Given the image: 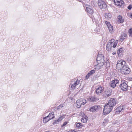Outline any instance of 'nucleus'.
<instances>
[{"mask_svg": "<svg viewBox=\"0 0 132 132\" xmlns=\"http://www.w3.org/2000/svg\"><path fill=\"white\" fill-rule=\"evenodd\" d=\"M51 116H52V117L53 116H54L53 115V112H52H52L51 113H50L47 116L48 117L50 118V117Z\"/></svg>", "mask_w": 132, "mask_h": 132, "instance_id": "33", "label": "nucleus"}, {"mask_svg": "<svg viewBox=\"0 0 132 132\" xmlns=\"http://www.w3.org/2000/svg\"><path fill=\"white\" fill-rule=\"evenodd\" d=\"M113 55H114V54H115V53H114V54L113 53Z\"/></svg>", "mask_w": 132, "mask_h": 132, "instance_id": "44", "label": "nucleus"}, {"mask_svg": "<svg viewBox=\"0 0 132 132\" xmlns=\"http://www.w3.org/2000/svg\"><path fill=\"white\" fill-rule=\"evenodd\" d=\"M126 35H122L120 37V39L122 40H123L126 38Z\"/></svg>", "mask_w": 132, "mask_h": 132, "instance_id": "29", "label": "nucleus"}, {"mask_svg": "<svg viewBox=\"0 0 132 132\" xmlns=\"http://www.w3.org/2000/svg\"><path fill=\"white\" fill-rule=\"evenodd\" d=\"M105 17L106 19L109 20L111 17V15L110 13H107L105 14Z\"/></svg>", "mask_w": 132, "mask_h": 132, "instance_id": "23", "label": "nucleus"}, {"mask_svg": "<svg viewBox=\"0 0 132 132\" xmlns=\"http://www.w3.org/2000/svg\"><path fill=\"white\" fill-rule=\"evenodd\" d=\"M67 123V122H65L62 125L61 127H63Z\"/></svg>", "mask_w": 132, "mask_h": 132, "instance_id": "36", "label": "nucleus"}, {"mask_svg": "<svg viewBox=\"0 0 132 132\" xmlns=\"http://www.w3.org/2000/svg\"><path fill=\"white\" fill-rule=\"evenodd\" d=\"M129 36L132 37V29H130L129 31Z\"/></svg>", "mask_w": 132, "mask_h": 132, "instance_id": "32", "label": "nucleus"}, {"mask_svg": "<svg viewBox=\"0 0 132 132\" xmlns=\"http://www.w3.org/2000/svg\"><path fill=\"white\" fill-rule=\"evenodd\" d=\"M123 52V48H120L117 50V53L118 54V55H119L120 54H121Z\"/></svg>", "mask_w": 132, "mask_h": 132, "instance_id": "25", "label": "nucleus"}, {"mask_svg": "<svg viewBox=\"0 0 132 132\" xmlns=\"http://www.w3.org/2000/svg\"><path fill=\"white\" fill-rule=\"evenodd\" d=\"M98 108V106L95 105L91 107L90 108L89 110L91 112H95Z\"/></svg>", "mask_w": 132, "mask_h": 132, "instance_id": "19", "label": "nucleus"}, {"mask_svg": "<svg viewBox=\"0 0 132 132\" xmlns=\"http://www.w3.org/2000/svg\"><path fill=\"white\" fill-rule=\"evenodd\" d=\"M96 60L98 63V64L96 65L97 66L99 67L102 66L104 64L105 61L103 55L98 54L97 56Z\"/></svg>", "mask_w": 132, "mask_h": 132, "instance_id": "1", "label": "nucleus"}, {"mask_svg": "<svg viewBox=\"0 0 132 132\" xmlns=\"http://www.w3.org/2000/svg\"><path fill=\"white\" fill-rule=\"evenodd\" d=\"M98 5L101 9H105L107 6V5L103 0H98Z\"/></svg>", "mask_w": 132, "mask_h": 132, "instance_id": "6", "label": "nucleus"}, {"mask_svg": "<svg viewBox=\"0 0 132 132\" xmlns=\"http://www.w3.org/2000/svg\"><path fill=\"white\" fill-rule=\"evenodd\" d=\"M48 117L47 116L44 118L43 119V121L45 123L48 122L50 120L53 119L54 118V116L52 117L51 118H48Z\"/></svg>", "mask_w": 132, "mask_h": 132, "instance_id": "17", "label": "nucleus"}, {"mask_svg": "<svg viewBox=\"0 0 132 132\" xmlns=\"http://www.w3.org/2000/svg\"><path fill=\"white\" fill-rule=\"evenodd\" d=\"M130 70L129 68L127 67L126 65L120 70L121 73L122 74H127L130 72Z\"/></svg>", "mask_w": 132, "mask_h": 132, "instance_id": "5", "label": "nucleus"}, {"mask_svg": "<svg viewBox=\"0 0 132 132\" xmlns=\"http://www.w3.org/2000/svg\"><path fill=\"white\" fill-rule=\"evenodd\" d=\"M131 94L132 95V91L131 92Z\"/></svg>", "mask_w": 132, "mask_h": 132, "instance_id": "42", "label": "nucleus"}, {"mask_svg": "<svg viewBox=\"0 0 132 132\" xmlns=\"http://www.w3.org/2000/svg\"><path fill=\"white\" fill-rule=\"evenodd\" d=\"M63 118V117L62 116H60L59 118L57 120H54L53 122V124L54 125L55 124L58 123Z\"/></svg>", "mask_w": 132, "mask_h": 132, "instance_id": "20", "label": "nucleus"}, {"mask_svg": "<svg viewBox=\"0 0 132 132\" xmlns=\"http://www.w3.org/2000/svg\"><path fill=\"white\" fill-rule=\"evenodd\" d=\"M95 72V70H91L89 73L91 75L92 74L94 73Z\"/></svg>", "mask_w": 132, "mask_h": 132, "instance_id": "31", "label": "nucleus"}, {"mask_svg": "<svg viewBox=\"0 0 132 132\" xmlns=\"http://www.w3.org/2000/svg\"><path fill=\"white\" fill-rule=\"evenodd\" d=\"M105 23L107 25L108 29L110 32L112 33L113 32V28L112 26H111L110 23L107 21H105Z\"/></svg>", "mask_w": 132, "mask_h": 132, "instance_id": "14", "label": "nucleus"}, {"mask_svg": "<svg viewBox=\"0 0 132 132\" xmlns=\"http://www.w3.org/2000/svg\"><path fill=\"white\" fill-rule=\"evenodd\" d=\"M113 55H114V54H115V53H114V54L113 53Z\"/></svg>", "mask_w": 132, "mask_h": 132, "instance_id": "45", "label": "nucleus"}, {"mask_svg": "<svg viewBox=\"0 0 132 132\" xmlns=\"http://www.w3.org/2000/svg\"><path fill=\"white\" fill-rule=\"evenodd\" d=\"M128 82L126 81H122L121 82V83L119 86L121 89L124 91H126L130 88V87L128 86L127 85Z\"/></svg>", "mask_w": 132, "mask_h": 132, "instance_id": "2", "label": "nucleus"}, {"mask_svg": "<svg viewBox=\"0 0 132 132\" xmlns=\"http://www.w3.org/2000/svg\"><path fill=\"white\" fill-rule=\"evenodd\" d=\"M79 101L78 100L76 102L77 104V107L78 108L80 107L82 105L81 104H80V102H79Z\"/></svg>", "mask_w": 132, "mask_h": 132, "instance_id": "27", "label": "nucleus"}, {"mask_svg": "<svg viewBox=\"0 0 132 132\" xmlns=\"http://www.w3.org/2000/svg\"><path fill=\"white\" fill-rule=\"evenodd\" d=\"M105 65L106 68H108L110 67V63L108 61H107L105 62Z\"/></svg>", "mask_w": 132, "mask_h": 132, "instance_id": "28", "label": "nucleus"}, {"mask_svg": "<svg viewBox=\"0 0 132 132\" xmlns=\"http://www.w3.org/2000/svg\"><path fill=\"white\" fill-rule=\"evenodd\" d=\"M91 8H92V7H90V6H86L85 10L88 13L90 14H92L94 13V11Z\"/></svg>", "mask_w": 132, "mask_h": 132, "instance_id": "15", "label": "nucleus"}, {"mask_svg": "<svg viewBox=\"0 0 132 132\" xmlns=\"http://www.w3.org/2000/svg\"><path fill=\"white\" fill-rule=\"evenodd\" d=\"M91 75L89 73H88L86 76V78L87 79L88 78L91 76Z\"/></svg>", "mask_w": 132, "mask_h": 132, "instance_id": "34", "label": "nucleus"}, {"mask_svg": "<svg viewBox=\"0 0 132 132\" xmlns=\"http://www.w3.org/2000/svg\"><path fill=\"white\" fill-rule=\"evenodd\" d=\"M90 17L92 19V20L93 21V18H94V16H93L92 15Z\"/></svg>", "mask_w": 132, "mask_h": 132, "instance_id": "39", "label": "nucleus"}, {"mask_svg": "<svg viewBox=\"0 0 132 132\" xmlns=\"http://www.w3.org/2000/svg\"><path fill=\"white\" fill-rule=\"evenodd\" d=\"M118 42V41H115L114 39H112L110 40L108 43L112 47L115 48Z\"/></svg>", "mask_w": 132, "mask_h": 132, "instance_id": "11", "label": "nucleus"}, {"mask_svg": "<svg viewBox=\"0 0 132 132\" xmlns=\"http://www.w3.org/2000/svg\"><path fill=\"white\" fill-rule=\"evenodd\" d=\"M125 106L124 105H120L117 107L115 110L116 113L119 114L120 112H122L124 111Z\"/></svg>", "mask_w": 132, "mask_h": 132, "instance_id": "9", "label": "nucleus"}, {"mask_svg": "<svg viewBox=\"0 0 132 132\" xmlns=\"http://www.w3.org/2000/svg\"><path fill=\"white\" fill-rule=\"evenodd\" d=\"M131 88H132V85H131Z\"/></svg>", "mask_w": 132, "mask_h": 132, "instance_id": "46", "label": "nucleus"}, {"mask_svg": "<svg viewBox=\"0 0 132 132\" xmlns=\"http://www.w3.org/2000/svg\"><path fill=\"white\" fill-rule=\"evenodd\" d=\"M63 107V106L62 105H60L58 106V109H59Z\"/></svg>", "mask_w": 132, "mask_h": 132, "instance_id": "38", "label": "nucleus"}, {"mask_svg": "<svg viewBox=\"0 0 132 132\" xmlns=\"http://www.w3.org/2000/svg\"><path fill=\"white\" fill-rule=\"evenodd\" d=\"M69 132H75L73 130V131H69Z\"/></svg>", "mask_w": 132, "mask_h": 132, "instance_id": "40", "label": "nucleus"}, {"mask_svg": "<svg viewBox=\"0 0 132 132\" xmlns=\"http://www.w3.org/2000/svg\"><path fill=\"white\" fill-rule=\"evenodd\" d=\"M88 119V118L87 116L84 115L81 118V121L82 122L85 123L86 122Z\"/></svg>", "mask_w": 132, "mask_h": 132, "instance_id": "18", "label": "nucleus"}, {"mask_svg": "<svg viewBox=\"0 0 132 132\" xmlns=\"http://www.w3.org/2000/svg\"><path fill=\"white\" fill-rule=\"evenodd\" d=\"M115 4L117 6H120L121 7H123L124 3L122 0H113Z\"/></svg>", "mask_w": 132, "mask_h": 132, "instance_id": "13", "label": "nucleus"}, {"mask_svg": "<svg viewBox=\"0 0 132 132\" xmlns=\"http://www.w3.org/2000/svg\"><path fill=\"white\" fill-rule=\"evenodd\" d=\"M103 87L101 86L96 87L95 90L96 94L99 95H101L102 92L103 91Z\"/></svg>", "mask_w": 132, "mask_h": 132, "instance_id": "8", "label": "nucleus"}, {"mask_svg": "<svg viewBox=\"0 0 132 132\" xmlns=\"http://www.w3.org/2000/svg\"><path fill=\"white\" fill-rule=\"evenodd\" d=\"M116 103L117 100L116 99L111 98L107 104L113 107V106L116 105Z\"/></svg>", "mask_w": 132, "mask_h": 132, "instance_id": "10", "label": "nucleus"}, {"mask_svg": "<svg viewBox=\"0 0 132 132\" xmlns=\"http://www.w3.org/2000/svg\"><path fill=\"white\" fill-rule=\"evenodd\" d=\"M78 100L80 101L79 102L82 105H84L86 103V100L84 98H80L78 99Z\"/></svg>", "mask_w": 132, "mask_h": 132, "instance_id": "22", "label": "nucleus"}, {"mask_svg": "<svg viewBox=\"0 0 132 132\" xmlns=\"http://www.w3.org/2000/svg\"><path fill=\"white\" fill-rule=\"evenodd\" d=\"M111 94V90L109 89H106L105 90L103 93V95L105 97H108Z\"/></svg>", "mask_w": 132, "mask_h": 132, "instance_id": "12", "label": "nucleus"}, {"mask_svg": "<svg viewBox=\"0 0 132 132\" xmlns=\"http://www.w3.org/2000/svg\"><path fill=\"white\" fill-rule=\"evenodd\" d=\"M126 62L125 61L121 60L118 61L116 65L117 69L120 70L121 69L126 65Z\"/></svg>", "mask_w": 132, "mask_h": 132, "instance_id": "4", "label": "nucleus"}, {"mask_svg": "<svg viewBox=\"0 0 132 132\" xmlns=\"http://www.w3.org/2000/svg\"><path fill=\"white\" fill-rule=\"evenodd\" d=\"M80 82V81L77 80L75 82L74 84H72L71 86V88L73 89L75 88L76 86L78 85Z\"/></svg>", "mask_w": 132, "mask_h": 132, "instance_id": "21", "label": "nucleus"}, {"mask_svg": "<svg viewBox=\"0 0 132 132\" xmlns=\"http://www.w3.org/2000/svg\"><path fill=\"white\" fill-rule=\"evenodd\" d=\"M82 124L80 123H77L76 125V127L78 128H81L82 127Z\"/></svg>", "mask_w": 132, "mask_h": 132, "instance_id": "30", "label": "nucleus"}, {"mask_svg": "<svg viewBox=\"0 0 132 132\" xmlns=\"http://www.w3.org/2000/svg\"><path fill=\"white\" fill-rule=\"evenodd\" d=\"M119 81L117 79H114L110 82V85L112 88H114L118 85Z\"/></svg>", "mask_w": 132, "mask_h": 132, "instance_id": "7", "label": "nucleus"}, {"mask_svg": "<svg viewBox=\"0 0 132 132\" xmlns=\"http://www.w3.org/2000/svg\"><path fill=\"white\" fill-rule=\"evenodd\" d=\"M118 21L120 23H122L123 21V20L122 19L121 16L119 15L118 17Z\"/></svg>", "mask_w": 132, "mask_h": 132, "instance_id": "24", "label": "nucleus"}, {"mask_svg": "<svg viewBox=\"0 0 132 132\" xmlns=\"http://www.w3.org/2000/svg\"><path fill=\"white\" fill-rule=\"evenodd\" d=\"M113 109V107L108 105L106 104L104 106L103 111V114L104 115L110 113Z\"/></svg>", "mask_w": 132, "mask_h": 132, "instance_id": "3", "label": "nucleus"}, {"mask_svg": "<svg viewBox=\"0 0 132 132\" xmlns=\"http://www.w3.org/2000/svg\"><path fill=\"white\" fill-rule=\"evenodd\" d=\"M130 17L131 18H132V13L130 14Z\"/></svg>", "mask_w": 132, "mask_h": 132, "instance_id": "41", "label": "nucleus"}, {"mask_svg": "<svg viewBox=\"0 0 132 132\" xmlns=\"http://www.w3.org/2000/svg\"><path fill=\"white\" fill-rule=\"evenodd\" d=\"M113 55H114V54H115V53H114V54L113 53Z\"/></svg>", "mask_w": 132, "mask_h": 132, "instance_id": "43", "label": "nucleus"}, {"mask_svg": "<svg viewBox=\"0 0 132 132\" xmlns=\"http://www.w3.org/2000/svg\"><path fill=\"white\" fill-rule=\"evenodd\" d=\"M132 6L131 5H129L127 7V8L129 10H130L131 9Z\"/></svg>", "mask_w": 132, "mask_h": 132, "instance_id": "37", "label": "nucleus"}, {"mask_svg": "<svg viewBox=\"0 0 132 132\" xmlns=\"http://www.w3.org/2000/svg\"><path fill=\"white\" fill-rule=\"evenodd\" d=\"M106 50L108 51H110L111 50V46L110 45L109 43L107 44L106 46Z\"/></svg>", "mask_w": 132, "mask_h": 132, "instance_id": "26", "label": "nucleus"}, {"mask_svg": "<svg viewBox=\"0 0 132 132\" xmlns=\"http://www.w3.org/2000/svg\"><path fill=\"white\" fill-rule=\"evenodd\" d=\"M88 100L90 102H95L99 100V99L94 96L89 97Z\"/></svg>", "mask_w": 132, "mask_h": 132, "instance_id": "16", "label": "nucleus"}, {"mask_svg": "<svg viewBox=\"0 0 132 132\" xmlns=\"http://www.w3.org/2000/svg\"><path fill=\"white\" fill-rule=\"evenodd\" d=\"M108 122V119H105L104 121L103 122V123H107Z\"/></svg>", "mask_w": 132, "mask_h": 132, "instance_id": "35", "label": "nucleus"}]
</instances>
